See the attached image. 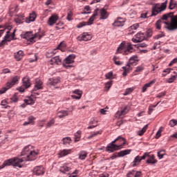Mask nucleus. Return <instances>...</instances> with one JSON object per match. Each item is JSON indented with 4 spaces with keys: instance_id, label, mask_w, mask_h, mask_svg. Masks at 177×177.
<instances>
[{
    "instance_id": "1",
    "label": "nucleus",
    "mask_w": 177,
    "mask_h": 177,
    "mask_svg": "<svg viewBox=\"0 0 177 177\" xmlns=\"http://www.w3.org/2000/svg\"><path fill=\"white\" fill-rule=\"evenodd\" d=\"M21 156H25V157H23L22 158H14L4 161L3 165L0 166V169H3V168L8 167V165H13V167L23 168L21 162H24V161H34L35 160H37L38 152H35V151H34V148L32 145H27L23 149Z\"/></svg>"
},
{
    "instance_id": "2",
    "label": "nucleus",
    "mask_w": 177,
    "mask_h": 177,
    "mask_svg": "<svg viewBox=\"0 0 177 177\" xmlns=\"http://www.w3.org/2000/svg\"><path fill=\"white\" fill-rule=\"evenodd\" d=\"M100 13V20H106L109 17V12L106 11L104 8H101L99 10L98 8L94 10L93 15L89 18L87 22H81L77 25V28H81V27H84L85 26H91V24H93V21L96 19V17Z\"/></svg>"
},
{
    "instance_id": "3",
    "label": "nucleus",
    "mask_w": 177,
    "mask_h": 177,
    "mask_svg": "<svg viewBox=\"0 0 177 177\" xmlns=\"http://www.w3.org/2000/svg\"><path fill=\"white\" fill-rule=\"evenodd\" d=\"M162 19L166 20L164 21L165 28L169 31L177 30V15H174V12L165 14L162 15Z\"/></svg>"
},
{
    "instance_id": "4",
    "label": "nucleus",
    "mask_w": 177,
    "mask_h": 177,
    "mask_svg": "<svg viewBox=\"0 0 177 177\" xmlns=\"http://www.w3.org/2000/svg\"><path fill=\"white\" fill-rule=\"evenodd\" d=\"M124 145H125V138L119 136L107 145L106 151H109V153H114L116 150L122 149Z\"/></svg>"
},
{
    "instance_id": "5",
    "label": "nucleus",
    "mask_w": 177,
    "mask_h": 177,
    "mask_svg": "<svg viewBox=\"0 0 177 177\" xmlns=\"http://www.w3.org/2000/svg\"><path fill=\"white\" fill-rule=\"evenodd\" d=\"M133 52V47L131 43H125L122 41L117 49L116 53H122V55H129Z\"/></svg>"
},
{
    "instance_id": "6",
    "label": "nucleus",
    "mask_w": 177,
    "mask_h": 177,
    "mask_svg": "<svg viewBox=\"0 0 177 177\" xmlns=\"http://www.w3.org/2000/svg\"><path fill=\"white\" fill-rule=\"evenodd\" d=\"M19 80H20V77L17 75L11 77L10 80L6 83L5 87L0 89V95H3V93H5L7 91L13 88L16 84L19 83Z\"/></svg>"
},
{
    "instance_id": "7",
    "label": "nucleus",
    "mask_w": 177,
    "mask_h": 177,
    "mask_svg": "<svg viewBox=\"0 0 177 177\" xmlns=\"http://www.w3.org/2000/svg\"><path fill=\"white\" fill-rule=\"evenodd\" d=\"M167 3H168V0H166L164 3H156L152 7V14L151 16H157L161 12H164L167 9Z\"/></svg>"
},
{
    "instance_id": "8",
    "label": "nucleus",
    "mask_w": 177,
    "mask_h": 177,
    "mask_svg": "<svg viewBox=\"0 0 177 177\" xmlns=\"http://www.w3.org/2000/svg\"><path fill=\"white\" fill-rule=\"evenodd\" d=\"M74 59H75V55L72 54L68 55L63 62V66L65 67V68H71L73 66L70 64H73V62H74Z\"/></svg>"
},
{
    "instance_id": "9",
    "label": "nucleus",
    "mask_w": 177,
    "mask_h": 177,
    "mask_svg": "<svg viewBox=\"0 0 177 177\" xmlns=\"http://www.w3.org/2000/svg\"><path fill=\"white\" fill-rule=\"evenodd\" d=\"M131 149H125L123 151H120L118 153H113V156L111 157V160H115L118 157H124V156H127V154H131Z\"/></svg>"
},
{
    "instance_id": "10",
    "label": "nucleus",
    "mask_w": 177,
    "mask_h": 177,
    "mask_svg": "<svg viewBox=\"0 0 177 177\" xmlns=\"http://www.w3.org/2000/svg\"><path fill=\"white\" fill-rule=\"evenodd\" d=\"M39 89H44V82H42L41 80L37 79L35 81V87L32 89V93H35V95H39V93H35L37 91H39Z\"/></svg>"
},
{
    "instance_id": "11",
    "label": "nucleus",
    "mask_w": 177,
    "mask_h": 177,
    "mask_svg": "<svg viewBox=\"0 0 177 177\" xmlns=\"http://www.w3.org/2000/svg\"><path fill=\"white\" fill-rule=\"evenodd\" d=\"M77 41L82 42V41H91L92 39V35L88 32H83L77 37Z\"/></svg>"
},
{
    "instance_id": "12",
    "label": "nucleus",
    "mask_w": 177,
    "mask_h": 177,
    "mask_svg": "<svg viewBox=\"0 0 177 177\" xmlns=\"http://www.w3.org/2000/svg\"><path fill=\"white\" fill-rule=\"evenodd\" d=\"M22 38L27 39V41L31 44H34V42L37 41V40H35V35H32V32H27L26 33L22 35Z\"/></svg>"
},
{
    "instance_id": "13",
    "label": "nucleus",
    "mask_w": 177,
    "mask_h": 177,
    "mask_svg": "<svg viewBox=\"0 0 177 177\" xmlns=\"http://www.w3.org/2000/svg\"><path fill=\"white\" fill-rule=\"evenodd\" d=\"M32 172H33V175L39 176V175H44V174H45V169L42 166H37L33 169Z\"/></svg>"
},
{
    "instance_id": "14",
    "label": "nucleus",
    "mask_w": 177,
    "mask_h": 177,
    "mask_svg": "<svg viewBox=\"0 0 177 177\" xmlns=\"http://www.w3.org/2000/svg\"><path fill=\"white\" fill-rule=\"evenodd\" d=\"M132 41L135 44H138V42H142V41H145V34L142 32L137 33L135 37L132 39Z\"/></svg>"
},
{
    "instance_id": "15",
    "label": "nucleus",
    "mask_w": 177,
    "mask_h": 177,
    "mask_svg": "<svg viewBox=\"0 0 177 177\" xmlns=\"http://www.w3.org/2000/svg\"><path fill=\"white\" fill-rule=\"evenodd\" d=\"M60 172L62 174H66V172H70L71 171V166L70 163H65L60 167L59 169Z\"/></svg>"
},
{
    "instance_id": "16",
    "label": "nucleus",
    "mask_w": 177,
    "mask_h": 177,
    "mask_svg": "<svg viewBox=\"0 0 177 177\" xmlns=\"http://www.w3.org/2000/svg\"><path fill=\"white\" fill-rule=\"evenodd\" d=\"M57 20H59V16L52 15L48 20V26H53V24H56V23H57Z\"/></svg>"
},
{
    "instance_id": "17",
    "label": "nucleus",
    "mask_w": 177,
    "mask_h": 177,
    "mask_svg": "<svg viewBox=\"0 0 177 177\" xmlns=\"http://www.w3.org/2000/svg\"><path fill=\"white\" fill-rule=\"evenodd\" d=\"M125 24L124 18L118 17L113 24L114 27H122Z\"/></svg>"
},
{
    "instance_id": "18",
    "label": "nucleus",
    "mask_w": 177,
    "mask_h": 177,
    "mask_svg": "<svg viewBox=\"0 0 177 177\" xmlns=\"http://www.w3.org/2000/svg\"><path fill=\"white\" fill-rule=\"evenodd\" d=\"M49 63L51 65H53V64H57V65L62 64V59L59 56H55V57L51 58Z\"/></svg>"
},
{
    "instance_id": "19",
    "label": "nucleus",
    "mask_w": 177,
    "mask_h": 177,
    "mask_svg": "<svg viewBox=\"0 0 177 177\" xmlns=\"http://www.w3.org/2000/svg\"><path fill=\"white\" fill-rule=\"evenodd\" d=\"M157 160L156 159V156L154 155H150L149 153L148 159L147 160V164H150L151 165H153L154 164H156Z\"/></svg>"
},
{
    "instance_id": "20",
    "label": "nucleus",
    "mask_w": 177,
    "mask_h": 177,
    "mask_svg": "<svg viewBox=\"0 0 177 177\" xmlns=\"http://www.w3.org/2000/svg\"><path fill=\"white\" fill-rule=\"evenodd\" d=\"M139 62V57H137V55H133L129 59V66H136L138 64V62Z\"/></svg>"
},
{
    "instance_id": "21",
    "label": "nucleus",
    "mask_w": 177,
    "mask_h": 177,
    "mask_svg": "<svg viewBox=\"0 0 177 177\" xmlns=\"http://www.w3.org/2000/svg\"><path fill=\"white\" fill-rule=\"evenodd\" d=\"M10 32L9 30H8L6 32V35L4 37L5 39L0 43V46H3V45H6V41H10Z\"/></svg>"
},
{
    "instance_id": "22",
    "label": "nucleus",
    "mask_w": 177,
    "mask_h": 177,
    "mask_svg": "<svg viewBox=\"0 0 177 177\" xmlns=\"http://www.w3.org/2000/svg\"><path fill=\"white\" fill-rule=\"evenodd\" d=\"M22 81H23V86L26 88V89L31 86V83L30 82V78L27 77H24Z\"/></svg>"
},
{
    "instance_id": "23",
    "label": "nucleus",
    "mask_w": 177,
    "mask_h": 177,
    "mask_svg": "<svg viewBox=\"0 0 177 177\" xmlns=\"http://www.w3.org/2000/svg\"><path fill=\"white\" fill-rule=\"evenodd\" d=\"M127 113H128V106H125L121 111H118L116 113L115 116L116 117H121L122 115H125V114H127Z\"/></svg>"
},
{
    "instance_id": "24",
    "label": "nucleus",
    "mask_w": 177,
    "mask_h": 177,
    "mask_svg": "<svg viewBox=\"0 0 177 177\" xmlns=\"http://www.w3.org/2000/svg\"><path fill=\"white\" fill-rule=\"evenodd\" d=\"M68 115V111H59L57 113V117L58 118H64V117H67Z\"/></svg>"
},
{
    "instance_id": "25",
    "label": "nucleus",
    "mask_w": 177,
    "mask_h": 177,
    "mask_svg": "<svg viewBox=\"0 0 177 177\" xmlns=\"http://www.w3.org/2000/svg\"><path fill=\"white\" fill-rule=\"evenodd\" d=\"M23 56H24V53L23 50H19L17 53L15 54V58L18 62L23 59Z\"/></svg>"
},
{
    "instance_id": "26",
    "label": "nucleus",
    "mask_w": 177,
    "mask_h": 177,
    "mask_svg": "<svg viewBox=\"0 0 177 177\" xmlns=\"http://www.w3.org/2000/svg\"><path fill=\"white\" fill-rule=\"evenodd\" d=\"M164 21H167V19H163L162 17L160 19L158 20L155 24V27L157 30H161V24H164Z\"/></svg>"
},
{
    "instance_id": "27",
    "label": "nucleus",
    "mask_w": 177,
    "mask_h": 177,
    "mask_svg": "<svg viewBox=\"0 0 177 177\" xmlns=\"http://www.w3.org/2000/svg\"><path fill=\"white\" fill-rule=\"evenodd\" d=\"M81 135H82V132L81 131H77L74 133V142H80L81 140Z\"/></svg>"
},
{
    "instance_id": "28",
    "label": "nucleus",
    "mask_w": 177,
    "mask_h": 177,
    "mask_svg": "<svg viewBox=\"0 0 177 177\" xmlns=\"http://www.w3.org/2000/svg\"><path fill=\"white\" fill-rule=\"evenodd\" d=\"M35 19H37V15L35 12H32L30 14L29 17L26 19V23H30V21H35Z\"/></svg>"
},
{
    "instance_id": "29",
    "label": "nucleus",
    "mask_w": 177,
    "mask_h": 177,
    "mask_svg": "<svg viewBox=\"0 0 177 177\" xmlns=\"http://www.w3.org/2000/svg\"><path fill=\"white\" fill-rule=\"evenodd\" d=\"M156 83V80H152L149 83L145 84L143 87H142V92L145 93L146 92V91H147V88H150V86H151V85H153V84Z\"/></svg>"
},
{
    "instance_id": "30",
    "label": "nucleus",
    "mask_w": 177,
    "mask_h": 177,
    "mask_svg": "<svg viewBox=\"0 0 177 177\" xmlns=\"http://www.w3.org/2000/svg\"><path fill=\"white\" fill-rule=\"evenodd\" d=\"M169 9L171 10L174 9H176L177 10V1H174V0H170Z\"/></svg>"
},
{
    "instance_id": "31",
    "label": "nucleus",
    "mask_w": 177,
    "mask_h": 177,
    "mask_svg": "<svg viewBox=\"0 0 177 177\" xmlns=\"http://www.w3.org/2000/svg\"><path fill=\"white\" fill-rule=\"evenodd\" d=\"M88 157V153L85 151H81L79 153V158L80 160H85Z\"/></svg>"
},
{
    "instance_id": "32",
    "label": "nucleus",
    "mask_w": 177,
    "mask_h": 177,
    "mask_svg": "<svg viewBox=\"0 0 177 177\" xmlns=\"http://www.w3.org/2000/svg\"><path fill=\"white\" fill-rule=\"evenodd\" d=\"M122 69L124 70L122 75L124 77H127V75H128V73H129V70H131V66L127 65V66H123Z\"/></svg>"
},
{
    "instance_id": "33",
    "label": "nucleus",
    "mask_w": 177,
    "mask_h": 177,
    "mask_svg": "<svg viewBox=\"0 0 177 177\" xmlns=\"http://www.w3.org/2000/svg\"><path fill=\"white\" fill-rule=\"evenodd\" d=\"M42 37H45V32L42 31H39L37 33L35 34V40L37 41V38H38L39 39H41V38H42Z\"/></svg>"
},
{
    "instance_id": "34",
    "label": "nucleus",
    "mask_w": 177,
    "mask_h": 177,
    "mask_svg": "<svg viewBox=\"0 0 177 177\" xmlns=\"http://www.w3.org/2000/svg\"><path fill=\"white\" fill-rule=\"evenodd\" d=\"M56 53H57V49H54L51 51H48L46 53V57H52L53 56H55V55H56Z\"/></svg>"
},
{
    "instance_id": "35",
    "label": "nucleus",
    "mask_w": 177,
    "mask_h": 177,
    "mask_svg": "<svg viewBox=\"0 0 177 177\" xmlns=\"http://www.w3.org/2000/svg\"><path fill=\"white\" fill-rule=\"evenodd\" d=\"M18 102H19V97L17 96V94H14L10 98V103H17Z\"/></svg>"
},
{
    "instance_id": "36",
    "label": "nucleus",
    "mask_w": 177,
    "mask_h": 177,
    "mask_svg": "<svg viewBox=\"0 0 177 177\" xmlns=\"http://www.w3.org/2000/svg\"><path fill=\"white\" fill-rule=\"evenodd\" d=\"M138 28H139V24H135L133 25H132L131 26H130L128 30L129 31H131V32H135V31H136V30H138Z\"/></svg>"
},
{
    "instance_id": "37",
    "label": "nucleus",
    "mask_w": 177,
    "mask_h": 177,
    "mask_svg": "<svg viewBox=\"0 0 177 177\" xmlns=\"http://www.w3.org/2000/svg\"><path fill=\"white\" fill-rule=\"evenodd\" d=\"M55 49H57H57H59L62 52H64V50H66V43L61 42L59 44V45L57 47V48H55Z\"/></svg>"
},
{
    "instance_id": "38",
    "label": "nucleus",
    "mask_w": 177,
    "mask_h": 177,
    "mask_svg": "<svg viewBox=\"0 0 177 177\" xmlns=\"http://www.w3.org/2000/svg\"><path fill=\"white\" fill-rule=\"evenodd\" d=\"M147 127H149L148 124H146L140 131H138V135L139 136H143V135L145 134V132H146V131L147 130Z\"/></svg>"
},
{
    "instance_id": "39",
    "label": "nucleus",
    "mask_w": 177,
    "mask_h": 177,
    "mask_svg": "<svg viewBox=\"0 0 177 177\" xmlns=\"http://www.w3.org/2000/svg\"><path fill=\"white\" fill-rule=\"evenodd\" d=\"M71 151L68 150V149H64L59 152V156H60V157H64V156H67L68 154H70Z\"/></svg>"
},
{
    "instance_id": "40",
    "label": "nucleus",
    "mask_w": 177,
    "mask_h": 177,
    "mask_svg": "<svg viewBox=\"0 0 177 177\" xmlns=\"http://www.w3.org/2000/svg\"><path fill=\"white\" fill-rule=\"evenodd\" d=\"M141 159H140V156H137L135 158L133 162V167H136V165H138V164H139V162H140Z\"/></svg>"
},
{
    "instance_id": "41",
    "label": "nucleus",
    "mask_w": 177,
    "mask_h": 177,
    "mask_svg": "<svg viewBox=\"0 0 177 177\" xmlns=\"http://www.w3.org/2000/svg\"><path fill=\"white\" fill-rule=\"evenodd\" d=\"M60 82V80L59 78L53 79L52 81L50 82V85L53 86H56L57 84Z\"/></svg>"
},
{
    "instance_id": "42",
    "label": "nucleus",
    "mask_w": 177,
    "mask_h": 177,
    "mask_svg": "<svg viewBox=\"0 0 177 177\" xmlns=\"http://www.w3.org/2000/svg\"><path fill=\"white\" fill-rule=\"evenodd\" d=\"M26 104H34L35 103V100L29 97L28 99L24 100Z\"/></svg>"
},
{
    "instance_id": "43",
    "label": "nucleus",
    "mask_w": 177,
    "mask_h": 177,
    "mask_svg": "<svg viewBox=\"0 0 177 177\" xmlns=\"http://www.w3.org/2000/svg\"><path fill=\"white\" fill-rule=\"evenodd\" d=\"M62 142L64 145H70V143H71V138L66 137L62 139Z\"/></svg>"
},
{
    "instance_id": "44",
    "label": "nucleus",
    "mask_w": 177,
    "mask_h": 177,
    "mask_svg": "<svg viewBox=\"0 0 177 177\" xmlns=\"http://www.w3.org/2000/svg\"><path fill=\"white\" fill-rule=\"evenodd\" d=\"M105 77L106 80H114V75L113 72H109L105 75Z\"/></svg>"
},
{
    "instance_id": "45",
    "label": "nucleus",
    "mask_w": 177,
    "mask_h": 177,
    "mask_svg": "<svg viewBox=\"0 0 177 177\" xmlns=\"http://www.w3.org/2000/svg\"><path fill=\"white\" fill-rule=\"evenodd\" d=\"M35 117L30 115L28 118V122H29V124L34 125L35 123Z\"/></svg>"
},
{
    "instance_id": "46",
    "label": "nucleus",
    "mask_w": 177,
    "mask_h": 177,
    "mask_svg": "<svg viewBox=\"0 0 177 177\" xmlns=\"http://www.w3.org/2000/svg\"><path fill=\"white\" fill-rule=\"evenodd\" d=\"M164 156H165V150H160L158 152V157L161 160V158H164Z\"/></svg>"
},
{
    "instance_id": "47",
    "label": "nucleus",
    "mask_w": 177,
    "mask_h": 177,
    "mask_svg": "<svg viewBox=\"0 0 177 177\" xmlns=\"http://www.w3.org/2000/svg\"><path fill=\"white\" fill-rule=\"evenodd\" d=\"M112 85H113V80H111V81L105 83V89L109 91V89H110V88H111Z\"/></svg>"
},
{
    "instance_id": "48",
    "label": "nucleus",
    "mask_w": 177,
    "mask_h": 177,
    "mask_svg": "<svg viewBox=\"0 0 177 177\" xmlns=\"http://www.w3.org/2000/svg\"><path fill=\"white\" fill-rule=\"evenodd\" d=\"M55 119L52 118L51 120H50V121L46 124L47 128H50V127H53V125L55 124Z\"/></svg>"
},
{
    "instance_id": "49",
    "label": "nucleus",
    "mask_w": 177,
    "mask_h": 177,
    "mask_svg": "<svg viewBox=\"0 0 177 177\" xmlns=\"http://www.w3.org/2000/svg\"><path fill=\"white\" fill-rule=\"evenodd\" d=\"M113 60L115 64H116V66H121V64H122V62L118 61V57H117L116 56H115L113 58Z\"/></svg>"
},
{
    "instance_id": "50",
    "label": "nucleus",
    "mask_w": 177,
    "mask_h": 177,
    "mask_svg": "<svg viewBox=\"0 0 177 177\" xmlns=\"http://www.w3.org/2000/svg\"><path fill=\"white\" fill-rule=\"evenodd\" d=\"M102 134V131H96V132H93L89 137L88 139H92V138H95V136H97V135H100Z\"/></svg>"
},
{
    "instance_id": "51",
    "label": "nucleus",
    "mask_w": 177,
    "mask_h": 177,
    "mask_svg": "<svg viewBox=\"0 0 177 177\" xmlns=\"http://www.w3.org/2000/svg\"><path fill=\"white\" fill-rule=\"evenodd\" d=\"M131 92H133V88H127L124 93V95L127 96V95H129V93H131Z\"/></svg>"
},
{
    "instance_id": "52",
    "label": "nucleus",
    "mask_w": 177,
    "mask_h": 177,
    "mask_svg": "<svg viewBox=\"0 0 177 177\" xmlns=\"http://www.w3.org/2000/svg\"><path fill=\"white\" fill-rule=\"evenodd\" d=\"M162 37H165V34H164V32L156 35L153 38L154 39H160V38H162Z\"/></svg>"
},
{
    "instance_id": "53",
    "label": "nucleus",
    "mask_w": 177,
    "mask_h": 177,
    "mask_svg": "<svg viewBox=\"0 0 177 177\" xmlns=\"http://www.w3.org/2000/svg\"><path fill=\"white\" fill-rule=\"evenodd\" d=\"M66 19L68 21H71L73 20V12L70 11L68 12Z\"/></svg>"
},
{
    "instance_id": "54",
    "label": "nucleus",
    "mask_w": 177,
    "mask_h": 177,
    "mask_svg": "<svg viewBox=\"0 0 177 177\" xmlns=\"http://www.w3.org/2000/svg\"><path fill=\"white\" fill-rule=\"evenodd\" d=\"M170 127H175L176 125H177V120H171L169 121V124Z\"/></svg>"
},
{
    "instance_id": "55",
    "label": "nucleus",
    "mask_w": 177,
    "mask_h": 177,
    "mask_svg": "<svg viewBox=\"0 0 177 177\" xmlns=\"http://www.w3.org/2000/svg\"><path fill=\"white\" fill-rule=\"evenodd\" d=\"M175 80H176V75H173L171 77L167 79V82H169V84H171V82H174Z\"/></svg>"
},
{
    "instance_id": "56",
    "label": "nucleus",
    "mask_w": 177,
    "mask_h": 177,
    "mask_svg": "<svg viewBox=\"0 0 177 177\" xmlns=\"http://www.w3.org/2000/svg\"><path fill=\"white\" fill-rule=\"evenodd\" d=\"M143 70H145L143 66H138L135 70V73H140L141 71H143Z\"/></svg>"
},
{
    "instance_id": "57",
    "label": "nucleus",
    "mask_w": 177,
    "mask_h": 177,
    "mask_svg": "<svg viewBox=\"0 0 177 177\" xmlns=\"http://www.w3.org/2000/svg\"><path fill=\"white\" fill-rule=\"evenodd\" d=\"M133 176H135V170H131L127 174V177H133Z\"/></svg>"
},
{
    "instance_id": "58",
    "label": "nucleus",
    "mask_w": 177,
    "mask_h": 177,
    "mask_svg": "<svg viewBox=\"0 0 177 177\" xmlns=\"http://www.w3.org/2000/svg\"><path fill=\"white\" fill-rule=\"evenodd\" d=\"M84 13H91V7L86 6L84 7Z\"/></svg>"
},
{
    "instance_id": "59",
    "label": "nucleus",
    "mask_w": 177,
    "mask_h": 177,
    "mask_svg": "<svg viewBox=\"0 0 177 177\" xmlns=\"http://www.w3.org/2000/svg\"><path fill=\"white\" fill-rule=\"evenodd\" d=\"M149 153L146 152L144 153V155L142 156H140V160L142 161V160H146V158H147V157H149Z\"/></svg>"
},
{
    "instance_id": "60",
    "label": "nucleus",
    "mask_w": 177,
    "mask_h": 177,
    "mask_svg": "<svg viewBox=\"0 0 177 177\" xmlns=\"http://www.w3.org/2000/svg\"><path fill=\"white\" fill-rule=\"evenodd\" d=\"M10 73V70L9 68H5L1 71V74H8Z\"/></svg>"
},
{
    "instance_id": "61",
    "label": "nucleus",
    "mask_w": 177,
    "mask_h": 177,
    "mask_svg": "<svg viewBox=\"0 0 177 177\" xmlns=\"http://www.w3.org/2000/svg\"><path fill=\"white\" fill-rule=\"evenodd\" d=\"M73 93H75V95H77L79 96H82V91H81L80 90H75L73 91Z\"/></svg>"
},
{
    "instance_id": "62",
    "label": "nucleus",
    "mask_w": 177,
    "mask_h": 177,
    "mask_svg": "<svg viewBox=\"0 0 177 177\" xmlns=\"http://www.w3.org/2000/svg\"><path fill=\"white\" fill-rule=\"evenodd\" d=\"M5 30H6L5 28V27L0 26V37H2V34H3V32H5Z\"/></svg>"
},
{
    "instance_id": "63",
    "label": "nucleus",
    "mask_w": 177,
    "mask_h": 177,
    "mask_svg": "<svg viewBox=\"0 0 177 177\" xmlns=\"http://www.w3.org/2000/svg\"><path fill=\"white\" fill-rule=\"evenodd\" d=\"M165 96V92H162V93H160L157 95L156 97H159V98H161V97H164Z\"/></svg>"
},
{
    "instance_id": "64",
    "label": "nucleus",
    "mask_w": 177,
    "mask_h": 177,
    "mask_svg": "<svg viewBox=\"0 0 177 177\" xmlns=\"http://www.w3.org/2000/svg\"><path fill=\"white\" fill-rule=\"evenodd\" d=\"M140 176H142V172L135 171L134 177H140Z\"/></svg>"
}]
</instances>
